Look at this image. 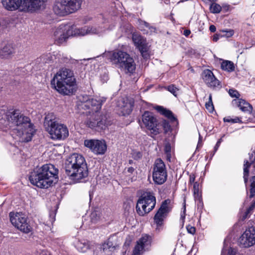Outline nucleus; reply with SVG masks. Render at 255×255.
Masks as SVG:
<instances>
[{
	"label": "nucleus",
	"mask_w": 255,
	"mask_h": 255,
	"mask_svg": "<svg viewBox=\"0 0 255 255\" xmlns=\"http://www.w3.org/2000/svg\"><path fill=\"white\" fill-rule=\"evenodd\" d=\"M162 126L165 132H168L170 129V126L169 122L166 120H163L162 123Z\"/></svg>",
	"instance_id": "obj_38"
},
{
	"label": "nucleus",
	"mask_w": 255,
	"mask_h": 255,
	"mask_svg": "<svg viewBox=\"0 0 255 255\" xmlns=\"http://www.w3.org/2000/svg\"><path fill=\"white\" fill-rule=\"evenodd\" d=\"M186 229L188 233L191 234L192 235H194L196 232V229L194 227H193L190 225H188L186 227Z\"/></svg>",
	"instance_id": "obj_41"
},
{
	"label": "nucleus",
	"mask_w": 255,
	"mask_h": 255,
	"mask_svg": "<svg viewBox=\"0 0 255 255\" xmlns=\"http://www.w3.org/2000/svg\"><path fill=\"white\" fill-rule=\"evenodd\" d=\"M201 141V137L200 136V135L199 134V142H198V144H200V142Z\"/></svg>",
	"instance_id": "obj_56"
},
{
	"label": "nucleus",
	"mask_w": 255,
	"mask_h": 255,
	"mask_svg": "<svg viewBox=\"0 0 255 255\" xmlns=\"http://www.w3.org/2000/svg\"><path fill=\"white\" fill-rule=\"evenodd\" d=\"M142 30H146V29H142Z\"/></svg>",
	"instance_id": "obj_59"
},
{
	"label": "nucleus",
	"mask_w": 255,
	"mask_h": 255,
	"mask_svg": "<svg viewBox=\"0 0 255 255\" xmlns=\"http://www.w3.org/2000/svg\"><path fill=\"white\" fill-rule=\"evenodd\" d=\"M13 52V49L10 45H5L0 50V57L2 58H7Z\"/></svg>",
	"instance_id": "obj_27"
},
{
	"label": "nucleus",
	"mask_w": 255,
	"mask_h": 255,
	"mask_svg": "<svg viewBox=\"0 0 255 255\" xmlns=\"http://www.w3.org/2000/svg\"><path fill=\"white\" fill-rule=\"evenodd\" d=\"M100 211L98 210L93 211L90 215L91 222L93 223H97L100 219Z\"/></svg>",
	"instance_id": "obj_30"
},
{
	"label": "nucleus",
	"mask_w": 255,
	"mask_h": 255,
	"mask_svg": "<svg viewBox=\"0 0 255 255\" xmlns=\"http://www.w3.org/2000/svg\"><path fill=\"white\" fill-rule=\"evenodd\" d=\"M142 122L144 127L150 131V133L154 135L159 133V129L157 128L158 121L152 113L144 112L142 115Z\"/></svg>",
	"instance_id": "obj_14"
},
{
	"label": "nucleus",
	"mask_w": 255,
	"mask_h": 255,
	"mask_svg": "<svg viewBox=\"0 0 255 255\" xmlns=\"http://www.w3.org/2000/svg\"><path fill=\"white\" fill-rule=\"evenodd\" d=\"M223 32L226 33L225 34L222 35L223 36H225L227 37H230L234 34V31L233 30H223Z\"/></svg>",
	"instance_id": "obj_42"
},
{
	"label": "nucleus",
	"mask_w": 255,
	"mask_h": 255,
	"mask_svg": "<svg viewBox=\"0 0 255 255\" xmlns=\"http://www.w3.org/2000/svg\"><path fill=\"white\" fill-rule=\"evenodd\" d=\"M119 107L123 115H129L132 110L133 103L128 99H123L119 102Z\"/></svg>",
	"instance_id": "obj_20"
},
{
	"label": "nucleus",
	"mask_w": 255,
	"mask_h": 255,
	"mask_svg": "<svg viewBox=\"0 0 255 255\" xmlns=\"http://www.w3.org/2000/svg\"><path fill=\"white\" fill-rule=\"evenodd\" d=\"M201 78L206 86L213 90H219L222 88L220 81L216 78L212 71L205 69L201 74Z\"/></svg>",
	"instance_id": "obj_16"
},
{
	"label": "nucleus",
	"mask_w": 255,
	"mask_h": 255,
	"mask_svg": "<svg viewBox=\"0 0 255 255\" xmlns=\"http://www.w3.org/2000/svg\"><path fill=\"white\" fill-rule=\"evenodd\" d=\"M183 213L181 214L180 219L182 220L183 222H184L185 217V211H186V207H185V201L184 202V206H183Z\"/></svg>",
	"instance_id": "obj_43"
},
{
	"label": "nucleus",
	"mask_w": 255,
	"mask_h": 255,
	"mask_svg": "<svg viewBox=\"0 0 255 255\" xmlns=\"http://www.w3.org/2000/svg\"><path fill=\"white\" fill-rule=\"evenodd\" d=\"M240 245L243 248H249L255 244V229L251 227L247 229L239 239Z\"/></svg>",
	"instance_id": "obj_18"
},
{
	"label": "nucleus",
	"mask_w": 255,
	"mask_h": 255,
	"mask_svg": "<svg viewBox=\"0 0 255 255\" xmlns=\"http://www.w3.org/2000/svg\"><path fill=\"white\" fill-rule=\"evenodd\" d=\"M249 208V210L252 211H253L255 208V201L251 205Z\"/></svg>",
	"instance_id": "obj_55"
},
{
	"label": "nucleus",
	"mask_w": 255,
	"mask_h": 255,
	"mask_svg": "<svg viewBox=\"0 0 255 255\" xmlns=\"http://www.w3.org/2000/svg\"><path fill=\"white\" fill-rule=\"evenodd\" d=\"M132 39L134 45L139 49L142 57L144 58H147L149 57L148 47L145 39L140 35L133 33Z\"/></svg>",
	"instance_id": "obj_19"
},
{
	"label": "nucleus",
	"mask_w": 255,
	"mask_h": 255,
	"mask_svg": "<svg viewBox=\"0 0 255 255\" xmlns=\"http://www.w3.org/2000/svg\"><path fill=\"white\" fill-rule=\"evenodd\" d=\"M5 126L11 130L12 134L28 142L32 139L35 130L30 119L22 114L19 110L10 109L5 115Z\"/></svg>",
	"instance_id": "obj_1"
},
{
	"label": "nucleus",
	"mask_w": 255,
	"mask_h": 255,
	"mask_svg": "<svg viewBox=\"0 0 255 255\" xmlns=\"http://www.w3.org/2000/svg\"><path fill=\"white\" fill-rule=\"evenodd\" d=\"M66 174L75 182L86 178L88 169L85 158L81 154L73 153L68 157L65 163Z\"/></svg>",
	"instance_id": "obj_6"
},
{
	"label": "nucleus",
	"mask_w": 255,
	"mask_h": 255,
	"mask_svg": "<svg viewBox=\"0 0 255 255\" xmlns=\"http://www.w3.org/2000/svg\"><path fill=\"white\" fill-rule=\"evenodd\" d=\"M105 29V27L96 26H85L83 27L78 28L75 26L60 25L54 31L53 37L55 43L59 45L65 42L70 36L99 34L104 31Z\"/></svg>",
	"instance_id": "obj_3"
},
{
	"label": "nucleus",
	"mask_w": 255,
	"mask_h": 255,
	"mask_svg": "<svg viewBox=\"0 0 255 255\" xmlns=\"http://www.w3.org/2000/svg\"><path fill=\"white\" fill-rule=\"evenodd\" d=\"M251 187H255V176H253L251 179Z\"/></svg>",
	"instance_id": "obj_54"
},
{
	"label": "nucleus",
	"mask_w": 255,
	"mask_h": 255,
	"mask_svg": "<svg viewBox=\"0 0 255 255\" xmlns=\"http://www.w3.org/2000/svg\"><path fill=\"white\" fill-rule=\"evenodd\" d=\"M144 249L142 247V246L137 245L135 246L132 255H141Z\"/></svg>",
	"instance_id": "obj_32"
},
{
	"label": "nucleus",
	"mask_w": 255,
	"mask_h": 255,
	"mask_svg": "<svg viewBox=\"0 0 255 255\" xmlns=\"http://www.w3.org/2000/svg\"><path fill=\"white\" fill-rule=\"evenodd\" d=\"M84 145L96 155H103L107 150V144L104 140L86 139Z\"/></svg>",
	"instance_id": "obj_17"
},
{
	"label": "nucleus",
	"mask_w": 255,
	"mask_h": 255,
	"mask_svg": "<svg viewBox=\"0 0 255 255\" xmlns=\"http://www.w3.org/2000/svg\"><path fill=\"white\" fill-rule=\"evenodd\" d=\"M167 177V172L165 164L161 158H157L153 164V180L156 184L161 185L166 181Z\"/></svg>",
	"instance_id": "obj_12"
},
{
	"label": "nucleus",
	"mask_w": 255,
	"mask_h": 255,
	"mask_svg": "<svg viewBox=\"0 0 255 255\" xmlns=\"http://www.w3.org/2000/svg\"><path fill=\"white\" fill-rule=\"evenodd\" d=\"M151 136H152V134H151ZM153 135H154L153 134Z\"/></svg>",
	"instance_id": "obj_60"
},
{
	"label": "nucleus",
	"mask_w": 255,
	"mask_h": 255,
	"mask_svg": "<svg viewBox=\"0 0 255 255\" xmlns=\"http://www.w3.org/2000/svg\"><path fill=\"white\" fill-rule=\"evenodd\" d=\"M221 142H222V139H221H221H219V140L217 142V143H216V145H215V147H214V150H215V152H216V151L218 150V149L219 147V146H220V144H221Z\"/></svg>",
	"instance_id": "obj_49"
},
{
	"label": "nucleus",
	"mask_w": 255,
	"mask_h": 255,
	"mask_svg": "<svg viewBox=\"0 0 255 255\" xmlns=\"http://www.w3.org/2000/svg\"><path fill=\"white\" fill-rule=\"evenodd\" d=\"M150 236L147 235H142V237L136 242L137 245L142 246L144 249L146 246L150 243Z\"/></svg>",
	"instance_id": "obj_29"
},
{
	"label": "nucleus",
	"mask_w": 255,
	"mask_h": 255,
	"mask_svg": "<svg viewBox=\"0 0 255 255\" xmlns=\"http://www.w3.org/2000/svg\"><path fill=\"white\" fill-rule=\"evenodd\" d=\"M209 30L212 32H214L216 30V27L214 25H211L209 27Z\"/></svg>",
	"instance_id": "obj_51"
},
{
	"label": "nucleus",
	"mask_w": 255,
	"mask_h": 255,
	"mask_svg": "<svg viewBox=\"0 0 255 255\" xmlns=\"http://www.w3.org/2000/svg\"><path fill=\"white\" fill-rule=\"evenodd\" d=\"M47 0H2L4 7L8 10H14L20 6L29 10L40 8L46 2Z\"/></svg>",
	"instance_id": "obj_10"
},
{
	"label": "nucleus",
	"mask_w": 255,
	"mask_h": 255,
	"mask_svg": "<svg viewBox=\"0 0 255 255\" xmlns=\"http://www.w3.org/2000/svg\"><path fill=\"white\" fill-rule=\"evenodd\" d=\"M190 69L192 72H194V69L192 68H191Z\"/></svg>",
	"instance_id": "obj_58"
},
{
	"label": "nucleus",
	"mask_w": 255,
	"mask_h": 255,
	"mask_svg": "<svg viewBox=\"0 0 255 255\" xmlns=\"http://www.w3.org/2000/svg\"><path fill=\"white\" fill-rule=\"evenodd\" d=\"M165 89H167L170 93H171L173 95L176 96L177 92L178 90V89L173 85H169L168 87H166Z\"/></svg>",
	"instance_id": "obj_36"
},
{
	"label": "nucleus",
	"mask_w": 255,
	"mask_h": 255,
	"mask_svg": "<svg viewBox=\"0 0 255 255\" xmlns=\"http://www.w3.org/2000/svg\"><path fill=\"white\" fill-rule=\"evenodd\" d=\"M140 25L143 28H146L147 29L146 32V33L151 34L153 33L156 32V28L155 27L150 25L149 23L145 21H141L140 22Z\"/></svg>",
	"instance_id": "obj_28"
},
{
	"label": "nucleus",
	"mask_w": 255,
	"mask_h": 255,
	"mask_svg": "<svg viewBox=\"0 0 255 255\" xmlns=\"http://www.w3.org/2000/svg\"><path fill=\"white\" fill-rule=\"evenodd\" d=\"M254 167H255V164L254 165Z\"/></svg>",
	"instance_id": "obj_61"
},
{
	"label": "nucleus",
	"mask_w": 255,
	"mask_h": 255,
	"mask_svg": "<svg viewBox=\"0 0 255 255\" xmlns=\"http://www.w3.org/2000/svg\"><path fill=\"white\" fill-rule=\"evenodd\" d=\"M51 57L50 54L43 55L38 59V61L39 62H41L43 63H48L49 61H50L51 60Z\"/></svg>",
	"instance_id": "obj_34"
},
{
	"label": "nucleus",
	"mask_w": 255,
	"mask_h": 255,
	"mask_svg": "<svg viewBox=\"0 0 255 255\" xmlns=\"http://www.w3.org/2000/svg\"><path fill=\"white\" fill-rule=\"evenodd\" d=\"M37 255H49V254L46 250H43L38 252Z\"/></svg>",
	"instance_id": "obj_46"
},
{
	"label": "nucleus",
	"mask_w": 255,
	"mask_h": 255,
	"mask_svg": "<svg viewBox=\"0 0 255 255\" xmlns=\"http://www.w3.org/2000/svg\"><path fill=\"white\" fill-rule=\"evenodd\" d=\"M142 153L139 151H134L132 154L133 158L135 160H138L142 157Z\"/></svg>",
	"instance_id": "obj_40"
},
{
	"label": "nucleus",
	"mask_w": 255,
	"mask_h": 255,
	"mask_svg": "<svg viewBox=\"0 0 255 255\" xmlns=\"http://www.w3.org/2000/svg\"><path fill=\"white\" fill-rule=\"evenodd\" d=\"M100 250L101 253H104L105 255H111L115 250V246H114L112 242L108 240L102 244Z\"/></svg>",
	"instance_id": "obj_22"
},
{
	"label": "nucleus",
	"mask_w": 255,
	"mask_h": 255,
	"mask_svg": "<svg viewBox=\"0 0 255 255\" xmlns=\"http://www.w3.org/2000/svg\"><path fill=\"white\" fill-rule=\"evenodd\" d=\"M10 220L11 224L19 230L24 233H28L31 231V227L27 222L25 216L19 213L12 214L10 213Z\"/></svg>",
	"instance_id": "obj_15"
},
{
	"label": "nucleus",
	"mask_w": 255,
	"mask_h": 255,
	"mask_svg": "<svg viewBox=\"0 0 255 255\" xmlns=\"http://www.w3.org/2000/svg\"><path fill=\"white\" fill-rule=\"evenodd\" d=\"M229 94L232 97L239 98L240 94L235 90L230 89L229 91Z\"/></svg>",
	"instance_id": "obj_39"
},
{
	"label": "nucleus",
	"mask_w": 255,
	"mask_h": 255,
	"mask_svg": "<svg viewBox=\"0 0 255 255\" xmlns=\"http://www.w3.org/2000/svg\"><path fill=\"white\" fill-rule=\"evenodd\" d=\"M206 108L210 112H211L214 110V106L212 102V95L210 94L209 97V100L205 104Z\"/></svg>",
	"instance_id": "obj_33"
},
{
	"label": "nucleus",
	"mask_w": 255,
	"mask_h": 255,
	"mask_svg": "<svg viewBox=\"0 0 255 255\" xmlns=\"http://www.w3.org/2000/svg\"><path fill=\"white\" fill-rule=\"evenodd\" d=\"M221 6L217 3H213L210 6V10L213 13H219L221 11Z\"/></svg>",
	"instance_id": "obj_35"
},
{
	"label": "nucleus",
	"mask_w": 255,
	"mask_h": 255,
	"mask_svg": "<svg viewBox=\"0 0 255 255\" xmlns=\"http://www.w3.org/2000/svg\"><path fill=\"white\" fill-rule=\"evenodd\" d=\"M222 36H223V35L220 34H215L213 35L212 37V40L216 42L219 40V38Z\"/></svg>",
	"instance_id": "obj_45"
},
{
	"label": "nucleus",
	"mask_w": 255,
	"mask_h": 255,
	"mask_svg": "<svg viewBox=\"0 0 255 255\" xmlns=\"http://www.w3.org/2000/svg\"><path fill=\"white\" fill-rule=\"evenodd\" d=\"M128 163H129V164H131L133 163V161L132 160H131V159L129 160H128Z\"/></svg>",
	"instance_id": "obj_57"
},
{
	"label": "nucleus",
	"mask_w": 255,
	"mask_h": 255,
	"mask_svg": "<svg viewBox=\"0 0 255 255\" xmlns=\"http://www.w3.org/2000/svg\"><path fill=\"white\" fill-rule=\"evenodd\" d=\"M106 101L105 98L96 97L88 99L81 104L82 108L89 110L93 115L86 121V125L97 131L105 129L108 125L106 116L98 113L102 105Z\"/></svg>",
	"instance_id": "obj_2"
},
{
	"label": "nucleus",
	"mask_w": 255,
	"mask_h": 255,
	"mask_svg": "<svg viewBox=\"0 0 255 255\" xmlns=\"http://www.w3.org/2000/svg\"><path fill=\"white\" fill-rule=\"evenodd\" d=\"M195 178V177L194 175H190L189 178V182L190 183H194Z\"/></svg>",
	"instance_id": "obj_50"
},
{
	"label": "nucleus",
	"mask_w": 255,
	"mask_h": 255,
	"mask_svg": "<svg viewBox=\"0 0 255 255\" xmlns=\"http://www.w3.org/2000/svg\"><path fill=\"white\" fill-rule=\"evenodd\" d=\"M224 122L231 123H241V119L237 117L235 118H232L231 117H225L223 119Z\"/></svg>",
	"instance_id": "obj_31"
},
{
	"label": "nucleus",
	"mask_w": 255,
	"mask_h": 255,
	"mask_svg": "<svg viewBox=\"0 0 255 255\" xmlns=\"http://www.w3.org/2000/svg\"><path fill=\"white\" fill-rule=\"evenodd\" d=\"M252 211V210H249V208H248L246 211L244 216H243V219H246V218H248Z\"/></svg>",
	"instance_id": "obj_48"
},
{
	"label": "nucleus",
	"mask_w": 255,
	"mask_h": 255,
	"mask_svg": "<svg viewBox=\"0 0 255 255\" xmlns=\"http://www.w3.org/2000/svg\"><path fill=\"white\" fill-rule=\"evenodd\" d=\"M221 67L222 70L229 72H231L235 70L234 64L231 61L224 60L221 63Z\"/></svg>",
	"instance_id": "obj_26"
},
{
	"label": "nucleus",
	"mask_w": 255,
	"mask_h": 255,
	"mask_svg": "<svg viewBox=\"0 0 255 255\" xmlns=\"http://www.w3.org/2000/svg\"><path fill=\"white\" fill-rule=\"evenodd\" d=\"M58 170L51 164L43 165L34 169L30 174V183L40 188H47L58 180Z\"/></svg>",
	"instance_id": "obj_4"
},
{
	"label": "nucleus",
	"mask_w": 255,
	"mask_h": 255,
	"mask_svg": "<svg viewBox=\"0 0 255 255\" xmlns=\"http://www.w3.org/2000/svg\"><path fill=\"white\" fill-rule=\"evenodd\" d=\"M171 147L170 144L169 143H166L164 147V151L166 154L167 157L168 159H170V158L171 157Z\"/></svg>",
	"instance_id": "obj_37"
},
{
	"label": "nucleus",
	"mask_w": 255,
	"mask_h": 255,
	"mask_svg": "<svg viewBox=\"0 0 255 255\" xmlns=\"http://www.w3.org/2000/svg\"><path fill=\"white\" fill-rule=\"evenodd\" d=\"M255 161V157L254 159H252L251 157H250V162L248 160L244 161V178L245 183H247L248 181V177L249 175V168L250 167L252 164H254Z\"/></svg>",
	"instance_id": "obj_25"
},
{
	"label": "nucleus",
	"mask_w": 255,
	"mask_h": 255,
	"mask_svg": "<svg viewBox=\"0 0 255 255\" xmlns=\"http://www.w3.org/2000/svg\"><path fill=\"white\" fill-rule=\"evenodd\" d=\"M156 204V198L151 192H144L137 200L136 209L141 216L147 214L152 210Z\"/></svg>",
	"instance_id": "obj_11"
},
{
	"label": "nucleus",
	"mask_w": 255,
	"mask_h": 255,
	"mask_svg": "<svg viewBox=\"0 0 255 255\" xmlns=\"http://www.w3.org/2000/svg\"><path fill=\"white\" fill-rule=\"evenodd\" d=\"M44 127L53 139L63 140L69 135L67 127L57 123L53 113L47 114L44 119Z\"/></svg>",
	"instance_id": "obj_7"
},
{
	"label": "nucleus",
	"mask_w": 255,
	"mask_h": 255,
	"mask_svg": "<svg viewBox=\"0 0 255 255\" xmlns=\"http://www.w3.org/2000/svg\"><path fill=\"white\" fill-rule=\"evenodd\" d=\"M238 106L243 112L249 113L252 112L253 107L252 105L243 99L238 100Z\"/></svg>",
	"instance_id": "obj_23"
},
{
	"label": "nucleus",
	"mask_w": 255,
	"mask_h": 255,
	"mask_svg": "<svg viewBox=\"0 0 255 255\" xmlns=\"http://www.w3.org/2000/svg\"><path fill=\"white\" fill-rule=\"evenodd\" d=\"M75 247L79 252L81 253H85L90 249L89 242L84 239L76 241L75 243Z\"/></svg>",
	"instance_id": "obj_21"
},
{
	"label": "nucleus",
	"mask_w": 255,
	"mask_h": 255,
	"mask_svg": "<svg viewBox=\"0 0 255 255\" xmlns=\"http://www.w3.org/2000/svg\"><path fill=\"white\" fill-rule=\"evenodd\" d=\"M51 84L60 94L70 95L76 91V81L73 72L68 68H63L54 75Z\"/></svg>",
	"instance_id": "obj_5"
},
{
	"label": "nucleus",
	"mask_w": 255,
	"mask_h": 255,
	"mask_svg": "<svg viewBox=\"0 0 255 255\" xmlns=\"http://www.w3.org/2000/svg\"><path fill=\"white\" fill-rule=\"evenodd\" d=\"M82 2V0H56L53 11L57 15L64 16L79 9Z\"/></svg>",
	"instance_id": "obj_9"
},
{
	"label": "nucleus",
	"mask_w": 255,
	"mask_h": 255,
	"mask_svg": "<svg viewBox=\"0 0 255 255\" xmlns=\"http://www.w3.org/2000/svg\"><path fill=\"white\" fill-rule=\"evenodd\" d=\"M157 111L159 112L161 114L164 115L168 119L170 120L171 121H174L176 120V118L173 115L171 111L164 108L161 106H157L156 108Z\"/></svg>",
	"instance_id": "obj_24"
},
{
	"label": "nucleus",
	"mask_w": 255,
	"mask_h": 255,
	"mask_svg": "<svg viewBox=\"0 0 255 255\" xmlns=\"http://www.w3.org/2000/svg\"><path fill=\"white\" fill-rule=\"evenodd\" d=\"M170 200L167 199L163 201L160 207L154 217V223L156 225V231H160L163 228L164 222L171 208L169 206Z\"/></svg>",
	"instance_id": "obj_13"
},
{
	"label": "nucleus",
	"mask_w": 255,
	"mask_h": 255,
	"mask_svg": "<svg viewBox=\"0 0 255 255\" xmlns=\"http://www.w3.org/2000/svg\"><path fill=\"white\" fill-rule=\"evenodd\" d=\"M194 193V194L198 193L199 191V184L197 182H195L193 185Z\"/></svg>",
	"instance_id": "obj_44"
},
{
	"label": "nucleus",
	"mask_w": 255,
	"mask_h": 255,
	"mask_svg": "<svg viewBox=\"0 0 255 255\" xmlns=\"http://www.w3.org/2000/svg\"><path fill=\"white\" fill-rule=\"evenodd\" d=\"M255 195V187H251L250 197L252 198Z\"/></svg>",
	"instance_id": "obj_47"
},
{
	"label": "nucleus",
	"mask_w": 255,
	"mask_h": 255,
	"mask_svg": "<svg viewBox=\"0 0 255 255\" xmlns=\"http://www.w3.org/2000/svg\"><path fill=\"white\" fill-rule=\"evenodd\" d=\"M190 33H191L190 30H188V29L185 30L183 32V34L186 37L188 36Z\"/></svg>",
	"instance_id": "obj_53"
},
{
	"label": "nucleus",
	"mask_w": 255,
	"mask_h": 255,
	"mask_svg": "<svg viewBox=\"0 0 255 255\" xmlns=\"http://www.w3.org/2000/svg\"><path fill=\"white\" fill-rule=\"evenodd\" d=\"M110 60L113 64L126 73H132L135 69L133 59L128 53L122 50L113 52Z\"/></svg>",
	"instance_id": "obj_8"
},
{
	"label": "nucleus",
	"mask_w": 255,
	"mask_h": 255,
	"mask_svg": "<svg viewBox=\"0 0 255 255\" xmlns=\"http://www.w3.org/2000/svg\"><path fill=\"white\" fill-rule=\"evenodd\" d=\"M134 171V168L132 167H129L127 168V171L130 174H132Z\"/></svg>",
	"instance_id": "obj_52"
}]
</instances>
